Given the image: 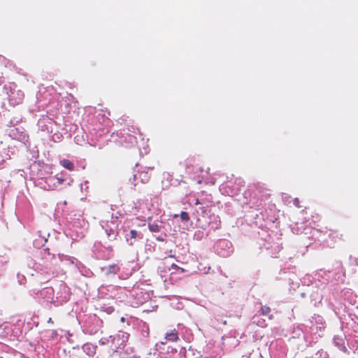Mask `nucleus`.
Returning a JSON list of instances; mask_svg holds the SVG:
<instances>
[{
  "instance_id": "6",
  "label": "nucleus",
  "mask_w": 358,
  "mask_h": 358,
  "mask_svg": "<svg viewBox=\"0 0 358 358\" xmlns=\"http://www.w3.org/2000/svg\"><path fill=\"white\" fill-rule=\"evenodd\" d=\"M17 131V129H12L9 133L10 136H11L13 138H16L19 141H24L26 139V136L24 134H21L19 136H17L16 134Z\"/></svg>"
},
{
  "instance_id": "16",
  "label": "nucleus",
  "mask_w": 358,
  "mask_h": 358,
  "mask_svg": "<svg viewBox=\"0 0 358 358\" xmlns=\"http://www.w3.org/2000/svg\"><path fill=\"white\" fill-rule=\"evenodd\" d=\"M194 204H195V205H199V204H200V201H199V200L198 199H195Z\"/></svg>"
},
{
  "instance_id": "17",
  "label": "nucleus",
  "mask_w": 358,
  "mask_h": 358,
  "mask_svg": "<svg viewBox=\"0 0 358 358\" xmlns=\"http://www.w3.org/2000/svg\"><path fill=\"white\" fill-rule=\"evenodd\" d=\"M113 271L114 273H116V272H117V267H115V266H113Z\"/></svg>"
},
{
  "instance_id": "13",
  "label": "nucleus",
  "mask_w": 358,
  "mask_h": 358,
  "mask_svg": "<svg viewBox=\"0 0 358 358\" xmlns=\"http://www.w3.org/2000/svg\"><path fill=\"white\" fill-rule=\"evenodd\" d=\"M255 320V318H254ZM254 322H255L258 326L260 327H264L266 325L265 321L264 320H254Z\"/></svg>"
},
{
  "instance_id": "8",
  "label": "nucleus",
  "mask_w": 358,
  "mask_h": 358,
  "mask_svg": "<svg viewBox=\"0 0 358 358\" xmlns=\"http://www.w3.org/2000/svg\"><path fill=\"white\" fill-rule=\"evenodd\" d=\"M148 227L150 231L158 232L161 229V224H159L157 222H150L148 224Z\"/></svg>"
},
{
  "instance_id": "15",
  "label": "nucleus",
  "mask_w": 358,
  "mask_h": 358,
  "mask_svg": "<svg viewBox=\"0 0 358 358\" xmlns=\"http://www.w3.org/2000/svg\"><path fill=\"white\" fill-rule=\"evenodd\" d=\"M128 138L129 139V141L131 144H133L134 143L136 142V137L133 136H130L129 135L128 136Z\"/></svg>"
},
{
  "instance_id": "1",
  "label": "nucleus",
  "mask_w": 358,
  "mask_h": 358,
  "mask_svg": "<svg viewBox=\"0 0 358 358\" xmlns=\"http://www.w3.org/2000/svg\"><path fill=\"white\" fill-rule=\"evenodd\" d=\"M4 90L8 94V101L10 105L16 106L21 103L24 99V93L17 89L16 85L10 83L4 86Z\"/></svg>"
},
{
  "instance_id": "11",
  "label": "nucleus",
  "mask_w": 358,
  "mask_h": 358,
  "mask_svg": "<svg viewBox=\"0 0 358 358\" xmlns=\"http://www.w3.org/2000/svg\"><path fill=\"white\" fill-rule=\"evenodd\" d=\"M261 311H262V315H268L270 313L271 309L268 306H262V309H261Z\"/></svg>"
},
{
  "instance_id": "12",
  "label": "nucleus",
  "mask_w": 358,
  "mask_h": 358,
  "mask_svg": "<svg viewBox=\"0 0 358 358\" xmlns=\"http://www.w3.org/2000/svg\"><path fill=\"white\" fill-rule=\"evenodd\" d=\"M180 218L183 221H188L189 220V217L187 213L182 212L180 214Z\"/></svg>"
},
{
  "instance_id": "4",
  "label": "nucleus",
  "mask_w": 358,
  "mask_h": 358,
  "mask_svg": "<svg viewBox=\"0 0 358 358\" xmlns=\"http://www.w3.org/2000/svg\"><path fill=\"white\" fill-rule=\"evenodd\" d=\"M142 238V234L134 229L131 230L126 236L127 241L130 245L134 243L136 239H141Z\"/></svg>"
},
{
  "instance_id": "3",
  "label": "nucleus",
  "mask_w": 358,
  "mask_h": 358,
  "mask_svg": "<svg viewBox=\"0 0 358 358\" xmlns=\"http://www.w3.org/2000/svg\"><path fill=\"white\" fill-rule=\"evenodd\" d=\"M164 265L169 269V271H171V274H172L174 271H180V273L183 272L182 268L178 267L172 262L171 257L165 259Z\"/></svg>"
},
{
  "instance_id": "10",
  "label": "nucleus",
  "mask_w": 358,
  "mask_h": 358,
  "mask_svg": "<svg viewBox=\"0 0 358 358\" xmlns=\"http://www.w3.org/2000/svg\"><path fill=\"white\" fill-rule=\"evenodd\" d=\"M335 344L341 349H344L345 347L343 345V340L341 338L335 337L334 338Z\"/></svg>"
},
{
  "instance_id": "7",
  "label": "nucleus",
  "mask_w": 358,
  "mask_h": 358,
  "mask_svg": "<svg viewBox=\"0 0 358 358\" xmlns=\"http://www.w3.org/2000/svg\"><path fill=\"white\" fill-rule=\"evenodd\" d=\"M60 164H62V166H64L65 169H66L69 171H72L74 169L73 164L69 159H64L60 161Z\"/></svg>"
},
{
  "instance_id": "5",
  "label": "nucleus",
  "mask_w": 358,
  "mask_h": 358,
  "mask_svg": "<svg viewBox=\"0 0 358 358\" xmlns=\"http://www.w3.org/2000/svg\"><path fill=\"white\" fill-rule=\"evenodd\" d=\"M165 339L169 341H176L178 339L177 331L174 329L169 333H166Z\"/></svg>"
},
{
  "instance_id": "2",
  "label": "nucleus",
  "mask_w": 358,
  "mask_h": 358,
  "mask_svg": "<svg viewBox=\"0 0 358 358\" xmlns=\"http://www.w3.org/2000/svg\"><path fill=\"white\" fill-rule=\"evenodd\" d=\"M101 225L105 229L106 234L109 239H115L117 232L118 227L117 217H111L110 220H101Z\"/></svg>"
},
{
  "instance_id": "9",
  "label": "nucleus",
  "mask_w": 358,
  "mask_h": 358,
  "mask_svg": "<svg viewBox=\"0 0 358 358\" xmlns=\"http://www.w3.org/2000/svg\"><path fill=\"white\" fill-rule=\"evenodd\" d=\"M166 358H185L183 350H180V352H175L172 355H169Z\"/></svg>"
},
{
  "instance_id": "18",
  "label": "nucleus",
  "mask_w": 358,
  "mask_h": 358,
  "mask_svg": "<svg viewBox=\"0 0 358 358\" xmlns=\"http://www.w3.org/2000/svg\"><path fill=\"white\" fill-rule=\"evenodd\" d=\"M220 253L221 255L224 256V255H227L229 252H227V254H225L224 252H220Z\"/></svg>"
},
{
  "instance_id": "20",
  "label": "nucleus",
  "mask_w": 358,
  "mask_h": 358,
  "mask_svg": "<svg viewBox=\"0 0 358 358\" xmlns=\"http://www.w3.org/2000/svg\"><path fill=\"white\" fill-rule=\"evenodd\" d=\"M0 358H3V357H0Z\"/></svg>"
},
{
  "instance_id": "14",
  "label": "nucleus",
  "mask_w": 358,
  "mask_h": 358,
  "mask_svg": "<svg viewBox=\"0 0 358 358\" xmlns=\"http://www.w3.org/2000/svg\"><path fill=\"white\" fill-rule=\"evenodd\" d=\"M230 245V243L227 241H222L219 243L220 246H226L228 247Z\"/></svg>"
},
{
  "instance_id": "19",
  "label": "nucleus",
  "mask_w": 358,
  "mask_h": 358,
  "mask_svg": "<svg viewBox=\"0 0 358 358\" xmlns=\"http://www.w3.org/2000/svg\"><path fill=\"white\" fill-rule=\"evenodd\" d=\"M48 322H51V323L52 322V319H51V318H49V320H48Z\"/></svg>"
}]
</instances>
